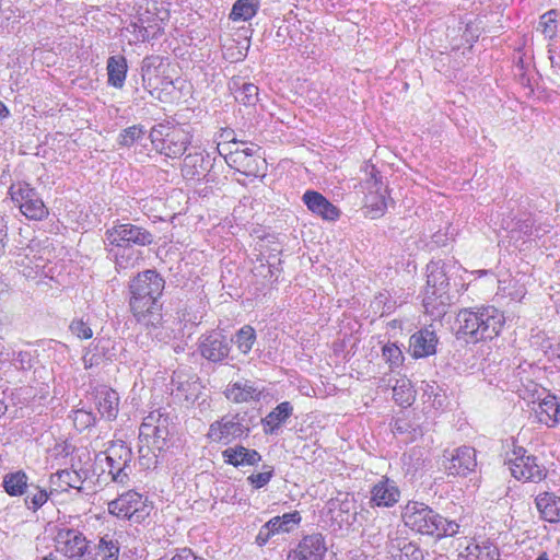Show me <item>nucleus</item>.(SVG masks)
<instances>
[{
    "instance_id": "obj_1",
    "label": "nucleus",
    "mask_w": 560,
    "mask_h": 560,
    "mask_svg": "<svg viewBox=\"0 0 560 560\" xmlns=\"http://www.w3.org/2000/svg\"><path fill=\"white\" fill-rule=\"evenodd\" d=\"M130 310L137 322L149 327H158L162 320L159 298L164 289V280L155 270H145L132 279Z\"/></svg>"
},
{
    "instance_id": "obj_2",
    "label": "nucleus",
    "mask_w": 560,
    "mask_h": 560,
    "mask_svg": "<svg viewBox=\"0 0 560 560\" xmlns=\"http://www.w3.org/2000/svg\"><path fill=\"white\" fill-rule=\"evenodd\" d=\"M457 335L468 337V341L492 340L501 332L505 323L503 313L494 306L476 310L464 308L457 314Z\"/></svg>"
},
{
    "instance_id": "obj_3",
    "label": "nucleus",
    "mask_w": 560,
    "mask_h": 560,
    "mask_svg": "<svg viewBox=\"0 0 560 560\" xmlns=\"http://www.w3.org/2000/svg\"><path fill=\"white\" fill-rule=\"evenodd\" d=\"M401 518L407 527L421 535L436 538L453 537L458 533L459 525L448 521L429 505L409 501L402 509Z\"/></svg>"
},
{
    "instance_id": "obj_4",
    "label": "nucleus",
    "mask_w": 560,
    "mask_h": 560,
    "mask_svg": "<svg viewBox=\"0 0 560 560\" xmlns=\"http://www.w3.org/2000/svg\"><path fill=\"white\" fill-rule=\"evenodd\" d=\"M154 149L165 156L175 159L182 156L189 144L188 133L180 128L160 124L150 131Z\"/></svg>"
},
{
    "instance_id": "obj_5",
    "label": "nucleus",
    "mask_w": 560,
    "mask_h": 560,
    "mask_svg": "<svg viewBox=\"0 0 560 560\" xmlns=\"http://www.w3.org/2000/svg\"><path fill=\"white\" fill-rule=\"evenodd\" d=\"M9 195L21 213L28 220L40 221L48 215V209L35 188L27 183L12 184Z\"/></svg>"
},
{
    "instance_id": "obj_6",
    "label": "nucleus",
    "mask_w": 560,
    "mask_h": 560,
    "mask_svg": "<svg viewBox=\"0 0 560 560\" xmlns=\"http://www.w3.org/2000/svg\"><path fill=\"white\" fill-rule=\"evenodd\" d=\"M511 475L517 479L529 482H539L546 477V468L538 463L537 457L527 453L522 446H515L512 457L505 463Z\"/></svg>"
},
{
    "instance_id": "obj_7",
    "label": "nucleus",
    "mask_w": 560,
    "mask_h": 560,
    "mask_svg": "<svg viewBox=\"0 0 560 560\" xmlns=\"http://www.w3.org/2000/svg\"><path fill=\"white\" fill-rule=\"evenodd\" d=\"M108 511L120 518L140 523L150 513L147 499L142 494L129 490L108 503Z\"/></svg>"
},
{
    "instance_id": "obj_8",
    "label": "nucleus",
    "mask_w": 560,
    "mask_h": 560,
    "mask_svg": "<svg viewBox=\"0 0 560 560\" xmlns=\"http://www.w3.org/2000/svg\"><path fill=\"white\" fill-rule=\"evenodd\" d=\"M58 550L71 560H96L93 551L89 549L85 536L71 528H61L56 536Z\"/></svg>"
},
{
    "instance_id": "obj_9",
    "label": "nucleus",
    "mask_w": 560,
    "mask_h": 560,
    "mask_svg": "<svg viewBox=\"0 0 560 560\" xmlns=\"http://www.w3.org/2000/svg\"><path fill=\"white\" fill-rule=\"evenodd\" d=\"M131 448L122 441H115L106 451L108 472L115 482L126 483L129 479Z\"/></svg>"
},
{
    "instance_id": "obj_10",
    "label": "nucleus",
    "mask_w": 560,
    "mask_h": 560,
    "mask_svg": "<svg viewBox=\"0 0 560 560\" xmlns=\"http://www.w3.org/2000/svg\"><path fill=\"white\" fill-rule=\"evenodd\" d=\"M152 241L150 232L130 223L115 225L106 232V242L117 247L126 248L132 244L145 246Z\"/></svg>"
},
{
    "instance_id": "obj_11",
    "label": "nucleus",
    "mask_w": 560,
    "mask_h": 560,
    "mask_svg": "<svg viewBox=\"0 0 560 560\" xmlns=\"http://www.w3.org/2000/svg\"><path fill=\"white\" fill-rule=\"evenodd\" d=\"M443 467L448 476L465 477L477 466L476 451L469 446H460L453 451H445Z\"/></svg>"
},
{
    "instance_id": "obj_12",
    "label": "nucleus",
    "mask_w": 560,
    "mask_h": 560,
    "mask_svg": "<svg viewBox=\"0 0 560 560\" xmlns=\"http://www.w3.org/2000/svg\"><path fill=\"white\" fill-rule=\"evenodd\" d=\"M440 278L442 280L438 287L436 276L434 273L428 276V285L423 298V307L425 308V313L434 317H440L446 313L448 300V296H445V276L441 273Z\"/></svg>"
},
{
    "instance_id": "obj_13",
    "label": "nucleus",
    "mask_w": 560,
    "mask_h": 560,
    "mask_svg": "<svg viewBox=\"0 0 560 560\" xmlns=\"http://www.w3.org/2000/svg\"><path fill=\"white\" fill-rule=\"evenodd\" d=\"M364 188L368 190L364 205L366 215L371 219L382 217L387 207L384 195L385 188L383 187L381 179L376 176L374 166H371L370 177L366 178Z\"/></svg>"
},
{
    "instance_id": "obj_14",
    "label": "nucleus",
    "mask_w": 560,
    "mask_h": 560,
    "mask_svg": "<svg viewBox=\"0 0 560 560\" xmlns=\"http://www.w3.org/2000/svg\"><path fill=\"white\" fill-rule=\"evenodd\" d=\"M327 547L322 534L303 537L298 546L289 551L287 560H323Z\"/></svg>"
},
{
    "instance_id": "obj_15",
    "label": "nucleus",
    "mask_w": 560,
    "mask_h": 560,
    "mask_svg": "<svg viewBox=\"0 0 560 560\" xmlns=\"http://www.w3.org/2000/svg\"><path fill=\"white\" fill-rule=\"evenodd\" d=\"M232 341L219 331H211L201 336L199 351L205 359L211 362H221L228 358Z\"/></svg>"
},
{
    "instance_id": "obj_16",
    "label": "nucleus",
    "mask_w": 560,
    "mask_h": 560,
    "mask_svg": "<svg viewBox=\"0 0 560 560\" xmlns=\"http://www.w3.org/2000/svg\"><path fill=\"white\" fill-rule=\"evenodd\" d=\"M370 494V505L372 508H392L400 499V490L397 483L387 477H382L375 482Z\"/></svg>"
},
{
    "instance_id": "obj_17",
    "label": "nucleus",
    "mask_w": 560,
    "mask_h": 560,
    "mask_svg": "<svg viewBox=\"0 0 560 560\" xmlns=\"http://www.w3.org/2000/svg\"><path fill=\"white\" fill-rule=\"evenodd\" d=\"M254 153L250 148L236 149L225 155V161L246 176H257L260 171L261 158Z\"/></svg>"
},
{
    "instance_id": "obj_18",
    "label": "nucleus",
    "mask_w": 560,
    "mask_h": 560,
    "mask_svg": "<svg viewBox=\"0 0 560 560\" xmlns=\"http://www.w3.org/2000/svg\"><path fill=\"white\" fill-rule=\"evenodd\" d=\"M302 200L311 212L324 220L336 221L340 217V210L318 191L306 190Z\"/></svg>"
},
{
    "instance_id": "obj_19",
    "label": "nucleus",
    "mask_w": 560,
    "mask_h": 560,
    "mask_svg": "<svg viewBox=\"0 0 560 560\" xmlns=\"http://www.w3.org/2000/svg\"><path fill=\"white\" fill-rule=\"evenodd\" d=\"M438 337L434 330L425 327L410 337L409 351L415 358H427L436 351Z\"/></svg>"
},
{
    "instance_id": "obj_20",
    "label": "nucleus",
    "mask_w": 560,
    "mask_h": 560,
    "mask_svg": "<svg viewBox=\"0 0 560 560\" xmlns=\"http://www.w3.org/2000/svg\"><path fill=\"white\" fill-rule=\"evenodd\" d=\"M244 433V427L234 419L222 418L213 422L208 432V438L213 442L229 443Z\"/></svg>"
},
{
    "instance_id": "obj_21",
    "label": "nucleus",
    "mask_w": 560,
    "mask_h": 560,
    "mask_svg": "<svg viewBox=\"0 0 560 560\" xmlns=\"http://www.w3.org/2000/svg\"><path fill=\"white\" fill-rule=\"evenodd\" d=\"M95 404L102 418L110 421L117 417L119 396L114 389L107 387L97 389Z\"/></svg>"
},
{
    "instance_id": "obj_22",
    "label": "nucleus",
    "mask_w": 560,
    "mask_h": 560,
    "mask_svg": "<svg viewBox=\"0 0 560 560\" xmlns=\"http://www.w3.org/2000/svg\"><path fill=\"white\" fill-rule=\"evenodd\" d=\"M222 457L226 464L238 466H253L260 462L261 456L256 450H249L242 445L228 447L222 452Z\"/></svg>"
},
{
    "instance_id": "obj_23",
    "label": "nucleus",
    "mask_w": 560,
    "mask_h": 560,
    "mask_svg": "<svg viewBox=\"0 0 560 560\" xmlns=\"http://www.w3.org/2000/svg\"><path fill=\"white\" fill-rule=\"evenodd\" d=\"M534 410L538 421L547 427H553L559 421L560 402L553 395H547Z\"/></svg>"
},
{
    "instance_id": "obj_24",
    "label": "nucleus",
    "mask_w": 560,
    "mask_h": 560,
    "mask_svg": "<svg viewBox=\"0 0 560 560\" xmlns=\"http://www.w3.org/2000/svg\"><path fill=\"white\" fill-rule=\"evenodd\" d=\"M260 393V389L254 386L250 381H244L229 385L225 390V396L229 400L241 404L258 399Z\"/></svg>"
},
{
    "instance_id": "obj_25",
    "label": "nucleus",
    "mask_w": 560,
    "mask_h": 560,
    "mask_svg": "<svg viewBox=\"0 0 560 560\" xmlns=\"http://www.w3.org/2000/svg\"><path fill=\"white\" fill-rule=\"evenodd\" d=\"M536 506L545 521L553 523L560 520V498L553 493L539 494L536 498Z\"/></svg>"
},
{
    "instance_id": "obj_26",
    "label": "nucleus",
    "mask_w": 560,
    "mask_h": 560,
    "mask_svg": "<svg viewBox=\"0 0 560 560\" xmlns=\"http://www.w3.org/2000/svg\"><path fill=\"white\" fill-rule=\"evenodd\" d=\"M293 407L289 401L279 404L272 411H270L264 419V430L266 433H275L276 430L283 424L288 418L291 417Z\"/></svg>"
},
{
    "instance_id": "obj_27",
    "label": "nucleus",
    "mask_w": 560,
    "mask_h": 560,
    "mask_svg": "<svg viewBox=\"0 0 560 560\" xmlns=\"http://www.w3.org/2000/svg\"><path fill=\"white\" fill-rule=\"evenodd\" d=\"M82 479L75 470H60L50 476L52 490L65 492L70 488L81 490Z\"/></svg>"
},
{
    "instance_id": "obj_28",
    "label": "nucleus",
    "mask_w": 560,
    "mask_h": 560,
    "mask_svg": "<svg viewBox=\"0 0 560 560\" xmlns=\"http://www.w3.org/2000/svg\"><path fill=\"white\" fill-rule=\"evenodd\" d=\"M127 61L124 56H112L107 60L108 84L121 89L125 84Z\"/></svg>"
},
{
    "instance_id": "obj_29",
    "label": "nucleus",
    "mask_w": 560,
    "mask_h": 560,
    "mask_svg": "<svg viewBox=\"0 0 560 560\" xmlns=\"http://www.w3.org/2000/svg\"><path fill=\"white\" fill-rule=\"evenodd\" d=\"M93 556L102 558V560H118L120 545L114 534H105L100 537L98 542L94 547Z\"/></svg>"
},
{
    "instance_id": "obj_30",
    "label": "nucleus",
    "mask_w": 560,
    "mask_h": 560,
    "mask_svg": "<svg viewBox=\"0 0 560 560\" xmlns=\"http://www.w3.org/2000/svg\"><path fill=\"white\" fill-rule=\"evenodd\" d=\"M230 90L234 92L235 100L245 106H253L258 101V88L253 83L233 80Z\"/></svg>"
},
{
    "instance_id": "obj_31",
    "label": "nucleus",
    "mask_w": 560,
    "mask_h": 560,
    "mask_svg": "<svg viewBox=\"0 0 560 560\" xmlns=\"http://www.w3.org/2000/svg\"><path fill=\"white\" fill-rule=\"evenodd\" d=\"M27 481L28 477L22 470L9 472L3 477V488L9 495L19 497L25 493Z\"/></svg>"
},
{
    "instance_id": "obj_32",
    "label": "nucleus",
    "mask_w": 560,
    "mask_h": 560,
    "mask_svg": "<svg viewBox=\"0 0 560 560\" xmlns=\"http://www.w3.org/2000/svg\"><path fill=\"white\" fill-rule=\"evenodd\" d=\"M140 431L141 434L164 439V434H166V418H163L160 412H151L144 418Z\"/></svg>"
},
{
    "instance_id": "obj_33",
    "label": "nucleus",
    "mask_w": 560,
    "mask_h": 560,
    "mask_svg": "<svg viewBox=\"0 0 560 560\" xmlns=\"http://www.w3.org/2000/svg\"><path fill=\"white\" fill-rule=\"evenodd\" d=\"M393 398L401 407L410 406L415 400V389L411 382L401 377L396 381L393 387Z\"/></svg>"
},
{
    "instance_id": "obj_34",
    "label": "nucleus",
    "mask_w": 560,
    "mask_h": 560,
    "mask_svg": "<svg viewBox=\"0 0 560 560\" xmlns=\"http://www.w3.org/2000/svg\"><path fill=\"white\" fill-rule=\"evenodd\" d=\"M259 0H237L232 8L230 19L232 21H248L258 11Z\"/></svg>"
},
{
    "instance_id": "obj_35",
    "label": "nucleus",
    "mask_w": 560,
    "mask_h": 560,
    "mask_svg": "<svg viewBox=\"0 0 560 560\" xmlns=\"http://www.w3.org/2000/svg\"><path fill=\"white\" fill-rule=\"evenodd\" d=\"M301 522V515L298 511L284 513L281 516H275L268 524L273 529L275 534L289 533L294 526Z\"/></svg>"
},
{
    "instance_id": "obj_36",
    "label": "nucleus",
    "mask_w": 560,
    "mask_h": 560,
    "mask_svg": "<svg viewBox=\"0 0 560 560\" xmlns=\"http://www.w3.org/2000/svg\"><path fill=\"white\" fill-rule=\"evenodd\" d=\"M502 228L508 231L509 237L515 242L523 238V236L530 235L533 222L529 219H520L517 221L510 220L502 223Z\"/></svg>"
},
{
    "instance_id": "obj_37",
    "label": "nucleus",
    "mask_w": 560,
    "mask_h": 560,
    "mask_svg": "<svg viewBox=\"0 0 560 560\" xmlns=\"http://www.w3.org/2000/svg\"><path fill=\"white\" fill-rule=\"evenodd\" d=\"M255 340V329L246 325L236 332L234 342L242 353L247 354L252 350Z\"/></svg>"
},
{
    "instance_id": "obj_38",
    "label": "nucleus",
    "mask_w": 560,
    "mask_h": 560,
    "mask_svg": "<svg viewBox=\"0 0 560 560\" xmlns=\"http://www.w3.org/2000/svg\"><path fill=\"white\" fill-rule=\"evenodd\" d=\"M145 133V129L142 125H133L131 127H128L124 129L119 137H118V143L122 147H130L136 141L141 139Z\"/></svg>"
},
{
    "instance_id": "obj_39",
    "label": "nucleus",
    "mask_w": 560,
    "mask_h": 560,
    "mask_svg": "<svg viewBox=\"0 0 560 560\" xmlns=\"http://www.w3.org/2000/svg\"><path fill=\"white\" fill-rule=\"evenodd\" d=\"M74 427L79 431H83L88 428H91L95 424L96 418L91 411H86L84 409H78L72 412L70 416Z\"/></svg>"
},
{
    "instance_id": "obj_40",
    "label": "nucleus",
    "mask_w": 560,
    "mask_h": 560,
    "mask_svg": "<svg viewBox=\"0 0 560 560\" xmlns=\"http://www.w3.org/2000/svg\"><path fill=\"white\" fill-rule=\"evenodd\" d=\"M69 329L71 334L78 337L81 340H88L93 337V330L88 322L83 318H74L70 325Z\"/></svg>"
},
{
    "instance_id": "obj_41",
    "label": "nucleus",
    "mask_w": 560,
    "mask_h": 560,
    "mask_svg": "<svg viewBox=\"0 0 560 560\" xmlns=\"http://www.w3.org/2000/svg\"><path fill=\"white\" fill-rule=\"evenodd\" d=\"M538 30L541 31V33L548 38H552L556 35L557 21L552 11L541 15L538 23Z\"/></svg>"
},
{
    "instance_id": "obj_42",
    "label": "nucleus",
    "mask_w": 560,
    "mask_h": 560,
    "mask_svg": "<svg viewBox=\"0 0 560 560\" xmlns=\"http://www.w3.org/2000/svg\"><path fill=\"white\" fill-rule=\"evenodd\" d=\"M382 355L390 368L398 366L404 359L401 350L395 343L385 345L382 349Z\"/></svg>"
},
{
    "instance_id": "obj_43",
    "label": "nucleus",
    "mask_w": 560,
    "mask_h": 560,
    "mask_svg": "<svg viewBox=\"0 0 560 560\" xmlns=\"http://www.w3.org/2000/svg\"><path fill=\"white\" fill-rule=\"evenodd\" d=\"M264 471L258 474H252L247 477V481L256 489L265 487L273 476V468L268 465H264Z\"/></svg>"
},
{
    "instance_id": "obj_44",
    "label": "nucleus",
    "mask_w": 560,
    "mask_h": 560,
    "mask_svg": "<svg viewBox=\"0 0 560 560\" xmlns=\"http://www.w3.org/2000/svg\"><path fill=\"white\" fill-rule=\"evenodd\" d=\"M398 549L399 560H423V551L411 542H405L402 547L398 546Z\"/></svg>"
},
{
    "instance_id": "obj_45",
    "label": "nucleus",
    "mask_w": 560,
    "mask_h": 560,
    "mask_svg": "<svg viewBox=\"0 0 560 560\" xmlns=\"http://www.w3.org/2000/svg\"><path fill=\"white\" fill-rule=\"evenodd\" d=\"M48 500V493L46 490H37L34 494H28L25 498V505L27 509H31L33 511L38 510L42 508Z\"/></svg>"
},
{
    "instance_id": "obj_46",
    "label": "nucleus",
    "mask_w": 560,
    "mask_h": 560,
    "mask_svg": "<svg viewBox=\"0 0 560 560\" xmlns=\"http://www.w3.org/2000/svg\"><path fill=\"white\" fill-rule=\"evenodd\" d=\"M202 162V156L200 154L187 155L184 160V172L188 176H199L200 172L197 170V164Z\"/></svg>"
},
{
    "instance_id": "obj_47",
    "label": "nucleus",
    "mask_w": 560,
    "mask_h": 560,
    "mask_svg": "<svg viewBox=\"0 0 560 560\" xmlns=\"http://www.w3.org/2000/svg\"><path fill=\"white\" fill-rule=\"evenodd\" d=\"M273 535H275V532L267 522L259 529V533L256 537V542L259 546H265Z\"/></svg>"
},
{
    "instance_id": "obj_48",
    "label": "nucleus",
    "mask_w": 560,
    "mask_h": 560,
    "mask_svg": "<svg viewBox=\"0 0 560 560\" xmlns=\"http://www.w3.org/2000/svg\"><path fill=\"white\" fill-rule=\"evenodd\" d=\"M500 553L495 547L485 546L479 550L477 560H500Z\"/></svg>"
},
{
    "instance_id": "obj_49",
    "label": "nucleus",
    "mask_w": 560,
    "mask_h": 560,
    "mask_svg": "<svg viewBox=\"0 0 560 560\" xmlns=\"http://www.w3.org/2000/svg\"><path fill=\"white\" fill-rule=\"evenodd\" d=\"M171 560H205L201 557H197L191 549L183 548L179 549Z\"/></svg>"
},
{
    "instance_id": "obj_50",
    "label": "nucleus",
    "mask_w": 560,
    "mask_h": 560,
    "mask_svg": "<svg viewBox=\"0 0 560 560\" xmlns=\"http://www.w3.org/2000/svg\"><path fill=\"white\" fill-rule=\"evenodd\" d=\"M423 384L424 386L422 387V390L424 395H427L429 398H431L432 396L436 397L435 389L438 388V386L435 385V383L423 382Z\"/></svg>"
},
{
    "instance_id": "obj_51",
    "label": "nucleus",
    "mask_w": 560,
    "mask_h": 560,
    "mask_svg": "<svg viewBox=\"0 0 560 560\" xmlns=\"http://www.w3.org/2000/svg\"><path fill=\"white\" fill-rule=\"evenodd\" d=\"M127 250L124 249L121 254H116V266L117 268H127L128 267V260H125V253Z\"/></svg>"
},
{
    "instance_id": "obj_52",
    "label": "nucleus",
    "mask_w": 560,
    "mask_h": 560,
    "mask_svg": "<svg viewBox=\"0 0 560 560\" xmlns=\"http://www.w3.org/2000/svg\"><path fill=\"white\" fill-rule=\"evenodd\" d=\"M405 425H406V423H404V422H402V421H400V420H397V421L395 422L394 430H395L396 432L402 433V432L406 430Z\"/></svg>"
},
{
    "instance_id": "obj_53",
    "label": "nucleus",
    "mask_w": 560,
    "mask_h": 560,
    "mask_svg": "<svg viewBox=\"0 0 560 560\" xmlns=\"http://www.w3.org/2000/svg\"><path fill=\"white\" fill-rule=\"evenodd\" d=\"M9 116V109L3 102H0V118H5Z\"/></svg>"
},
{
    "instance_id": "obj_54",
    "label": "nucleus",
    "mask_w": 560,
    "mask_h": 560,
    "mask_svg": "<svg viewBox=\"0 0 560 560\" xmlns=\"http://www.w3.org/2000/svg\"><path fill=\"white\" fill-rule=\"evenodd\" d=\"M138 38H141L142 40H145L148 38V31L144 27L139 28V35Z\"/></svg>"
},
{
    "instance_id": "obj_55",
    "label": "nucleus",
    "mask_w": 560,
    "mask_h": 560,
    "mask_svg": "<svg viewBox=\"0 0 560 560\" xmlns=\"http://www.w3.org/2000/svg\"><path fill=\"white\" fill-rule=\"evenodd\" d=\"M24 357H25L24 354L19 353V359H18V361L20 362V366H21L22 369H25V368H26V366H25V362H26V360H25V358H24Z\"/></svg>"
},
{
    "instance_id": "obj_56",
    "label": "nucleus",
    "mask_w": 560,
    "mask_h": 560,
    "mask_svg": "<svg viewBox=\"0 0 560 560\" xmlns=\"http://www.w3.org/2000/svg\"><path fill=\"white\" fill-rule=\"evenodd\" d=\"M176 395L179 396V395H184V392H185V385L184 384H180L179 386H177L176 388Z\"/></svg>"
},
{
    "instance_id": "obj_57",
    "label": "nucleus",
    "mask_w": 560,
    "mask_h": 560,
    "mask_svg": "<svg viewBox=\"0 0 560 560\" xmlns=\"http://www.w3.org/2000/svg\"><path fill=\"white\" fill-rule=\"evenodd\" d=\"M127 258H128V259H131V258H133V259H138V254H137V253H135L133 250H129V252H128V256H127Z\"/></svg>"
},
{
    "instance_id": "obj_58",
    "label": "nucleus",
    "mask_w": 560,
    "mask_h": 560,
    "mask_svg": "<svg viewBox=\"0 0 560 560\" xmlns=\"http://www.w3.org/2000/svg\"><path fill=\"white\" fill-rule=\"evenodd\" d=\"M42 560H57L52 555L44 557Z\"/></svg>"
},
{
    "instance_id": "obj_59",
    "label": "nucleus",
    "mask_w": 560,
    "mask_h": 560,
    "mask_svg": "<svg viewBox=\"0 0 560 560\" xmlns=\"http://www.w3.org/2000/svg\"><path fill=\"white\" fill-rule=\"evenodd\" d=\"M3 248H4L3 240L0 238V255L3 253Z\"/></svg>"
},
{
    "instance_id": "obj_60",
    "label": "nucleus",
    "mask_w": 560,
    "mask_h": 560,
    "mask_svg": "<svg viewBox=\"0 0 560 560\" xmlns=\"http://www.w3.org/2000/svg\"><path fill=\"white\" fill-rule=\"evenodd\" d=\"M149 60H150L149 58L143 59V67H142V70H144V67L149 66V63H148V62H149Z\"/></svg>"
},
{
    "instance_id": "obj_61",
    "label": "nucleus",
    "mask_w": 560,
    "mask_h": 560,
    "mask_svg": "<svg viewBox=\"0 0 560 560\" xmlns=\"http://www.w3.org/2000/svg\"><path fill=\"white\" fill-rule=\"evenodd\" d=\"M4 409H5V406L3 405V402L0 401V412H3Z\"/></svg>"
}]
</instances>
